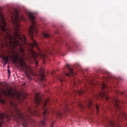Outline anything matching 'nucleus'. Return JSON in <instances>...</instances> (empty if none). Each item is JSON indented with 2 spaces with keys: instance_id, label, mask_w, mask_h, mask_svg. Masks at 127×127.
I'll return each instance as SVG.
<instances>
[{
  "instance_id": "nucleus-1",
  "label": "nucleus",
  "mask_w": 127,
  "mask_h": 127,
  "mask_svg": "<svg viewBox=\"0 0 127 127\" xmlns=\"http://www.w3.org/2000/svg\"><path fill=\"white\" fill-rule=\"evenodd\" d=\"M0 17L1 18V22L0 21V29L2 30V41L3 44L9 49L13 51L18 46L20 52L22 56H25L24 49L22 46L23 44H26V37L20 33V21L25 20L22 16H19L16 14L15 16L12 17V21L14 26L13 32V36L10 35V29L6 28V21L4 19L3 15L0 12Z\"/></svg>"
},
{
  "instance_id": "nucleus-2",
  "label": "nucleus",
  "mask_w": 127,
  "mask_h": 127,
  "mask_svg": "<svg viewBox=\"0 0 127 127\" xmlns=\"http://www.w3.org/2000/svg\"><path fill=\"white\" fill-rule=\"evenodd\" d=\"M48 101H49V99H48L47 100H43L40 97V95L39 93H37L35 96V105L34 106V108L32 107H27V112L25 113H22L21 111H16V113L18 115V116L16 118V120L17 122H20L21 121H23V122H26L27 121V119L29 118V115L31 116H40V114L37 112L36 109L37 107L41 106L43 109L44 110L45 109V107H46V105H47V103H48Z\"/></svg>"
},
{
  "instance_id": "nucleus-3",
  "label": "nucleus",
  "mask_w": 127,
  "mask_h": 127,
  "mask_svg": "<svg viewBox=\"0 0 127 127\" xmlns=\"http://www.w3.org/2000/svg\"><path fill=\"white\" fill-rule=\"evenodd\" d=\"M101 88L102 90V92H101L99 94L100 98H101V99L104 98L105 100L106 101H109V102H111V103H114L115 105V108L117 109L118 113L117 115L114 117L116 120L120 122L122 121V118L127 119V114L122 111V109H121V101H120L118 99L111 98L108 96V94H107V92L108 91L110 92L112 91V89H109V87L107 86L105 82H102L101 83Z\"/></svg>"
},
{
  "instance_id": "nucleus-4",
  "label": "nucleus",
  "mask_w": 127,
  "mask_h": 127,
  "mask_svg": "<svg viewBox=\"0 0 127 127\" xmlns=\"http://www.w3.org/2000/svg\"><path fill=\"white\" fill-rule=\"evenodd\" d=\"M29 16L31 19V21L32 22V25L31 27H29V35L31 37V39L32 41V43H31V47L33 48L36 47L37 48L38 47V44L36 43V41L34 40L33 37L34 36V34L37 36L38 33V30H37V28L36 27V22H35V17L33 16V14L32 13H29Z\"/></svg>"
},
{
  "instance_id": "nucleus-5",
  "label": "nucleus",
  "mask_w": 127,
  "mask_h": 127,
  "mask_svg": "<svg viewBox=\"0 0 127 127\" xmlns=\"http://www.w3.org/2000/svg\"><path fill=\"white\" fill-rule=\"evenodd\" d=\"M66 67L68 68V71H69V73L64 72V76H67V77H70V76H75V73L73 72V69L70 67V65L68 64H66Z\"/></svg>"
},
{
  "instance_id": "nucleus-6",
  "label": "nucleus",
  "mask_w": 127,
  "mask_h": 127,
  "mask_svg": "<svg viewBox=\"0 0 127 127\" xmlns=\"http://www.w3.org/2000/svg\"><path fill=\"white\" fill-rule=\"evenodd\" d=\"M31 55L36 64V66L37 67V65H38V61L36 60V59L37 58V54L34 52V51L32 50Z\"/></svg>"
},
{
  "instance_id": "nucleus-7",
  "label": "nucleus",
  "mask_w": 127,
  "mask_h": 127,
  "mask_svg": "<svg viewBox=\"0 0 127 127\" xmlns=\"http://www.w3.org/2000/svg\"><path fill=\"white\" fill-rule=\"evenodd\" d=\"M4 118H6L8 122H9V121H10V118H11V117L9 114H5V113H1L0 114V119L1 121H3Z\"/></svg>"
},
{
  "instance_id": "nucleus-8",
  "label": "nucleus",
  "mask_w": 127,
  "mask_h": 127,
  "mask_svg": "<svg viewBox=\"0 0 127 127\" xmlns=\"http://www.w3.org/2000/svg\"><path fill=\"white\" fill-rule=\"evenodd\" d=\"M103 73H106L107 75V77H105L104 79V81H109V80H113V79H114L113 76H112L111 73L109 72H106V71H103Z\"/></svg>"
},
{
  "instance_id": "nucleus-9",
  "label": "nucleus",
  "mask_w": 127,
  "mask_h": 127,
  "mask_svg": "<svg viewBox=\"0 0 127 127\" xmlns=\"http://www.w3.org/2000/svg\"><path fill=\"white\" fill-rule=\"evenodd\" d=\"M107 121L108 122V123L107 124L108 127H115V125H116V122L115 120L109 119L107 118Z\"/></svg>"
},
{
  "instance_id": "nucleus-10",
  "label": "nucleus",
  "mask_w": 127,
  "mask_h": 127,
  "mask_svg": "<svg viewBox=\"0 0 127 127\" xmlns=\"http://www.w3.org/2000/svg\"><path fill=\"white\" fill-rule=\"evenodd\" d=\"M85 93V90L84 89L79 90H73V95H79L80 96H82L83 94Z\"/></svg>"
},
{
  "instance_id": "nucleus-11",
  "label": "nucleus",
  "mask_w": 127,
  "mask_h": 127,
  "mask_svg": "<svg viewBox=\"0 0 127 127\" xmlns=\"http://www.w3.org/2000/svg\"><path fill=\"white\" fill-rule=\"evenodd\" d=\"M19 61L20 63V66H21V68H22L23 69H24V67L27 68V65H26V64L24 63V62L23 61V59L20 60Z\"/></svg>"
},
{
  "instance_id": "nucleus-12",
  "label": "nucleus",
  "mask_w": 127,
  "mask_h": 127,
  "mask_svg": "<svg viewBox=\"0 0 127 127\" xmlns=\"http://www.w3.org/2000/svg\"><path fill=\"white\" fill-rule=\"evenodd\" d=\"M12 59H13L12 60L13 63H16V62H17V61H18V60H19V57L18 56V55H17L16 56H12L11 57Z\"/></svg>"
},
{
  "instance_id": "nucleus-13",
  "label": "nucleus",
  "mask_w": 127,
  "mask_h": 127,
  "mask_svg": "<svg viewBox=\"0 0 127 127\" xmlns=\"http://www.w3.org/2000/svg\"><path fill=\"white\" fill-rule=\"evenodd\" d=\"M11 89H10V90H9L8 92L3 90L2 91V93L4 95H5V96H8V95L11 94Z\"/></svg>"
},
{
  "instance_id": "nucleus-14",
  "label": "nucleus",
  "mask_w": 127,
  "mask_h": 127,
  "mask_svg": "<svg viewBox=\"0 0 127 127\" xmlns=\"http://www.w3.org/2000/svg\"><path fill=\"white\" fill-rule=\"evenodd\" d=\"M40 75H41V80L44 81V80H45L44 79L45 78V75L44 74V71H41Z\"/></svg>"
},
{
  "instance_id": "nucleus-15",
  "label": "nucleus",
  "mask_w": 127,
  "mask_h": 127,
  "mask_svg": "<svg viewBox=\"0 0 127 127\" xmlns=\"http://www.w3.org/2000/svg\"><path fill=\"white\" fill-rule=\"evenodd\" d=\"M42 34H43V37H46V38H49V37H50L49 34H48V32H44Z\"/></svg>"
},
{
  "instance_id": "nucleus-16",
  "label": "nucleus",
  "mask_w": 127,
  "mask_h": 127,
  "mask_svg": "<svg viewBox=\"0 0 127 127\" xmlns=\"http://www.w3.org/2000/svg\"><path fill=\"white\" fill-rule=\"evenodd\" d=\"M93 107H94V106L93 105V103L92 102V101L89 100L88 102V108L89 109H93Z\"/></svg>"
},
{
  "instance_id": "nucleus-17",
  "label": "nucleus",
  "mask_w": 127,
  "mask_h": 127,
  "mask_svg": "<svg viewBox=\"0 0 127 127\" xmlns=\"http://www.w3.org/2000/svg\"><path fill=\"white\" fill-rule=\"evenodd\" d=\"M2 59L3 61H4L5 64H6V63H7L8 62V57H7L6 56H4V57H3Z\"/></svg>"
},
{
  "instance_id": "nucleus-18",
  "label": "nucleus",
  "mask_w": 127,
  "mask_h": 127,
  "mask_svg": "<svg viewBox=\"0 0 127 127\" xmlns=\"http://www.w3.org/2000/svg\"><path fill=\"white\" fill-rule=\"evenodd\" d=\"M59 81H60V82H64V81H65V76H63L59 78Z\"/></svg>"
},
{
  "instance_id": "nucleus-19",
  "label": "nucleus",
  "mask_w": 127,
  "mask_h": 127,
  "mask_svg": "<svg viewBox=\"0 0 127 127\" xmlns=\"http://www.w3.org/2000/svg\"><path fill=\"white\" fill-rule=\"evenodd\" d=\"M41 57L44 59H46L47 58V55L46 54H42L41 55Z\"/></svg>"
},
{
  "instance_id": "nucleus-20",
  "label": "nucleus",
  "mask_w": 127,
  "mask_h": 127,
  "mask_svg": "<svg viewBox=\"0 0 127 127\" xmlns=\"http://www.w3.org/2000/svg\"><path fill=\"white\" fill-rule=\"evenodd\" d=\"M0 103L1 104H5V101L4 99H1V95H0Z\"/></svg>"
},
{
  "instance_id": "nucleus-21",
  "label": "nucleus",
  "mask_w": 127,
  "mask_h": 127,
  "mask_svg": "<svg viewBox=\"0 0 127 127\" xmlns=\"http://www.w3.org/2000/svg\"><path fill=\"white\" fill-rule=\"evenodd\" d=\"M72 87H74L76 85V81L75 80H73V81L71 82Z\"/></svg>"
},
{
  "instance_id": "nucleus-22",
  "label": "nucleus",
  "mask_w": 127,
  "mask_h": 127,
  "mask_svg": "<svg viewBox=\"0 0 127 127\" xmlns=\"http://www.w3.org/2000/svg\"><path fill=\"white\" fill-rule=\"evenodd\" d=\"M95 108H96V111L98 113V112H99V105H98V104H96L95 105Z\"/></svg>"
},
{
  "instance_id": "nucleus-23",
  "label": "nucleus",
  "mask_w": 127,
  "mask_h": 127,
  "mask_svg": "<svg viewBox=\"0 0 127 127\" xmlns=\"http://www.w3.org/2000/svg\"><path fill=\"white\" fill-rule=\"evenodd\" d=\"M22 126L23 127H27V124L25 122L23 123Z\"/></svg>"
},
{
  "instance_id": "nucleus-24",
  "label": "nucleus",
  "mask_w": 127,
  "mask_h": 127,
  "mask_svg": "<svg viewBox=\"0 0 127 127\" xmlns=\"http://www.w3.org/2000/svg\"><path fill=\"white\" fill-rule=\"evenodd\" d=\"M64 110H65V112H67V111H69V107H68V106H66V107H65Z\"/></svg>"
},
{
  "instance_id": "nucleus-25",
  "label": "nucleus",
  "mask_w": 127,
  "mask_h": 127,
  "mask_svg": "<svg viewBox=\"0 0 127 127\" xmlns=\"http://www.w3.org/2000/svg\"><path fill=\"white\" fill-rule=\"evenodd\" d=\"M2 125H3V121L0 122V127H2Z\"/></svg>"
},
{
  "instance_id": "nucleus-26",
  "label": "nucleus",
  "mask_w": 127,
  "mask_h": 127,
  "mask_svg": "<svg viewBox=\"0 0 127 127\" xmlns=\"http://www.w3.org/2000/svg\"><path fill=\"white\" fill-rule=\"evenodd\" d=\"M11 105H12V106H14V107H15V108H16V106H15V104H14L13 103H12V102H10Z\"/></svg>"
},
{
  "instance_id": "nucleus-27",
  "label": "nucleus",
  "mask_w": 127,
  "mask_h": 127,
  "mask_svg": "<svg viewBox=\"0 0 127 127\" xmlns=\"http://www.w3.org/2000/svg\"><path fill=\"white\" fill-rule=\"evenodd\" d=\"M7 71H8V74L9 75V76H10V69H8Z\"/></svg>"
},
{
  "instance_id": "nucleus-28",
  "label": "nucleus",
  "mask_w": 127,
  "mask_h": 127,
  "mask_svg": "<svg viewBox=\"0 0 127 127\" xmlns=\"http://www.w3.org/2000/svg\"><path fill=\"white\" fill-rule=\"evenodd\" d=\"M116 94H117V95L120 94V92H119V91H118V90L116 91Z\"/></svg>"
},
{
  "instance_id": "nucleus-29",
  "label": "nucleus",
  "mask_w": 127,
  "mask_h": 127,
  "mask_svg": "<svg viewBox=\"0 0 127 127\" xmlns=\"http://www.w3.org/2000/svg\"><path fill=\"white\" fill-rule=\"evenodd\" d=\"M28 79L31 80V77L30 76H28Z\"/></svg>"
},
{
  "instance_id": "nucleus-30",
  "label": "nucleus",
  "mask_w": 127,
  "mask_h": 127,
  "mask_svg": "<svg viewBox=\"0 0 127 127\" xmlns=\"http://www.w3.org/2000/svg\"><path fill=\"white\" fill-rule=\"evenodd\" d=\"M58 116H59V117H61V113H58Z\"/></svg>"
},
{
  "instance_id": "nucleus-31",
  "label": "nucleus",
  "mask_w": 127,
  "mask_h": 127,
  "mask_svg": "<svg viewBox=\"0 0 127 127\" xmlns=\"http://www.w3.org/2000/svg\"><path fill=\"white\" fill-rule=\"evenodd\" d=\"M68 49H71V47H69Z\"/></svg>"
},
{
  "instance_id": "nucleus-32",
  "label": "nucleus",
  "mask_w": 127,
  "mask_h": 127,
  "mask_svg": "<svg viewBox=\"0 0 127 127\" xmlns=\"http://www.w3.org/2000/svg\"><path fill=\"white\" fill-rule=\"evenodd\" d=\"M80 107H83V105H82V104H80Z\"/></svg>"
},
{
  "instance_id": "nucleus-33",
  "label": "nucleus",
  "mask_w": 127,
  "mask_h": 127,
  "mask_svg": "<svg viewBox=\"0 0 127 127\" xmlns=\"http://www.w3.org/2000/svg\"><path fill=\"white\" fill-rule=\"evenodd\" d=\"M47 53H49V52H47L46 54H47Z\"/></svg>"
},
{
  "instance_id": "nucleus-34",
  "label": "nucleus",
  "mask_w": 127,
  "mask_h": 127,
  "mask_svg": "<svg viewBox=\"0 0 127 127\" xmlns=\"http://www.w3.org/2000/svg\"><path fill=\"white\" fill-rule=\"evenodd\" d=\"M9 58H11V57H9Z\"/></svg>"
},
{
  "instance_id": "nucleus-35",
  "label": "nucleus",
  "mask_w": 127,
  "mask_h": 127,
  "mask_svg": "<svg viewBox=\"0 0 127 127\" xmlns=\"http://www.w3.org/2000/svg\"><path fill=\"white\" fill-rule=\"evenodd\" d=\"M16 111H17V109H16Z\"/></svg>"
}]
</instances>
